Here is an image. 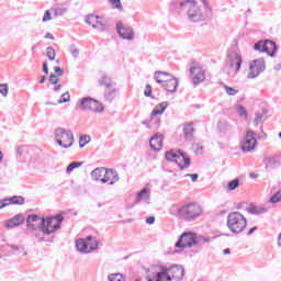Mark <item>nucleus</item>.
I'll list each match as a JSON object with an SVG mask.
<instances>
[{
  "label": "nucleus",
  "mask_w": 281,
  "mask_h": 281,
  "mask_svg": "<svg viewBox=\"0 0 281 281\" xmlns=\"http://www.w3.org/2000/svg\"><path fill=\"white\" fill-rule=\"evenodd\" d=\"M203 7L195 0H183L177 2V8L186 12L191 23H201L205 21L210 14H212V7L206 0H202Z\"/></svg>",
  "instance_id": "1"
},
{
  "label": "nucleus",
  "mask_w": 281,
  "mask_h": 281,
  "mask_svg": "<svg viewBox=\"0 0 281 281\" xmlns=\"http://www.w3.org/2000/svg\"><path fill=\"white\" fill-rule=\"evenodd\" d=\"M186 276V269L183 266H171L170 268H162L160 272L154 274H147L145 280L147 281H181Z\"/></svg>",
  "instance_id": "2"
},
{
  "label": "nucleus",
  "mask_w": 281,
  "mask_h": 281,
  "mask_svg": "<svg viewBox=\"0 0 281 281\" xmlns=\"http://www.w3.org/2000/svg\"><path fill=\"white\" fill-rule=\"evenodd\" d=\"M243 67V55L238 50H231L226 56L224 71L229 78H236Z\"/></svg>",
  "instance_id": "3"
},
{
  "label": "nucleus",
  "mask_w": 281,
  "mask_h": 281,
  "mask_svg": "<svg viewBox=\"0 0 281 281\" xmlns=\"http://www.w3.org/2000/svg\"><path fill=\"white\" fill-rule=\"evenodd\" d=\"M201 214H203V209L196 203L184 204L176 210L177 218L188 221L189 223L196 221Z\"/></svg>",
  "instance_id": "4"
},
{
  "label": "nucleus",
  "mask_w": 281,
  "mask_h": 281,
  "mask_svg": "<svg viewBox=\"0 0 281 281\" xmlns=\"http://www.w3.org/2000/svg\"><path fill=\"white\" fill-rule=\"evenodd\" d=\"M226 225L233 234H241V232H245V227H247V218L243 213L235 211L227 215Z\"/></svg>",
  "instance_id": "5"
},
{
  "label": "nucleus",
  "mask_w": 281,
  "mask_h": 281,
  "mask_svg": "<svg viewBox=\"0 0 281 281\" xmlns=\"http://www.w3.org/2000/svg\"><path fill=\"white\" fill-rule=\"evenodd\" d=\"M55 140L60 148H71V146H74V142H76L74 138V132L63 127L55 130Z\"/></svg>",
  "instance_id": "6"
},
{
  "label": "nucleus",
  "mask_w": 281,
  "mask_h": 281,
  "mask_svg": "<svg viewBox=\"0 0 281 281\" xmlns=\"http://www.w3.org/2000/svg\"><path fill=\"white\" fill-rule=\"evenodd\" d=\"M167 161H175L180 170H183L184 168H190V157L186 155V153L177 149H171L166 153L165 155Z\"/></svg>",
  "instance_id": "7"
},
{
  "label": "nucleus",
  "mask_w": 281,
  "mask_h": 281,
  "mask_svg": "<svg viewBox=\"0 0 281 281\" xmlns=\"http://www.w3.org/2000/svg\"><path fill=\"white\" fill-rule=\"evenodd\" d=\"M79 106L82 109V111H91V113H103L104 111L102 103L91 97L80 99Z\"/></svg>",
  "instance_id": "8"
},
{
  "label": "nucleus",
  "mask_w": 281,
  "mask_h": 281,
  "mask_svg": "<svg viewBox=\"0 0 281 281\" xmlns=\"http://www.w3.org/2000/svg\"><path fill=\"white\" fill-rule=\"evenodd\" d=\"M65 217H63V215L48 217L46 221L44 220V224H42L43 234L49 236L50 234H54L56 229H60V223H63Z\"/></svg>",
  "instance_id": "9"
},
{
  "label": "nucleus",
  "mask_w": 281,
  "mask_h": 281,
  "mask_svg": "<svg viewBox=\"0 0 281 281\" xmlns=\"http://www.w3.org/2000/svg\"><path fill=\"white\" fill-rule=\"evenodd\" d=\"M195 238H196V234H194L193 232H184L179 237L175 247H177L178 249H186V248L192 249V247H194Z\"/></svg>",
  "instance_id": "10"
},
{
  "label": "nucleus",
  "mask_w": 281,
  "mask_h": 281,
  "mask_svg": "<svg viewBox=\"0 0 281 281\" xmlns=\"http://www.w3.org/2000/svg\"><path fill=\"white\" fill-rule=\"evenodd\" d=\"M265 69H266L265 59L260 58V59L252 60L249 64V71H248L247 78L249 79L258 78L259 75L262 74V71H265Z\"/></svg>",
  "instance_id": "11"
},
{
  "label": "nucleus",
  "mask_w": 281,
  "mask_h": 281,
  "mask_svg": "<svg viewBox=\"0 0 281 281\" xmlns=\"http://www.w3.org/2000/svg\"><path fill=\"white\" fill-rule=\"evenodd\" d=\"M256 137L254 136V131H248L241 142V150L243 153H251V150L256 149Z\"/></svg>",
  "instance_id": "12"
},
{
  "label": "nucleus",
  "mask_w": 281,
  "mask_h": 281,
  "mask_svg": "<svg viewBox=\"0 0 281 281\" xmlns=\"http://www.w3.org/2000/svg\"><path fill=\"white\" fill-rule=\"evenodd\" d=\"M116 32L121 38H124V41H134L135 40V31L131 26H126L122 24V22H119L116 24Z\"/></svg>",
  "instance_id": "13"
},
{
  "label": "nucleus",
  "mask_w": 281,
  "mask_h": 281,
  "mask_svg": "<svg viewBox=\"0 0 281 281\" xmlns=\"http://www.w3.org/2000/svg\"><path fill=\"white\" fill-rule=\"evenodd\" d=\"M190 74L194 86L201 85V82L205 81V69H203V67L193 66L190 68Z\"/></svg>",
  "instance_id": "14"
},
{
  "label": "nucleus",
  "mask_w": 281,
  "mask_h": 281,
  "mask_svg": "<svg viewBox=\"0 0 281 281\" xmlns=\"http://www.w3.org/2000/svg\"><path fill=\"white\" fill-rule=\"evenodd\" d=\"M100 181L101 183H109V186H115V183L120 181V175L115 169H105L104 177L100 179Z\"/></svg>",
  "instance_id": "15"
},
{
  "label": "nucleus",
  "mask_w": 281,
  "mask_h": 281,
  "mask_svg": "<svg viewBox=\"0 0 281 281\" xmlns=\"http://www.w3.org/2000/svg\"><path fill=\"white\" fill-rule=\"evenodd\" d=\"M43 225H45L44 217L33 214V215H29L26 218L27 229L34 231V229H37V227H41V229H42Z\"/></svg>",
  "instance_id": "16"
},
{
  "label": "nucleus",
  "mask_w": 281,
  "mask_h": 281,
  "mask_svg": "<svg viewBox=\"0 0 281 281\" xmlns=\"http://www.w3.org/2000/svg\"><path fill=\"white\" fill-rule=\"evenodd\" d=\"M262 161L265 170H277L281 166V160L278 156H265Z\"/></svg>",
  "instance_id": "17"
},
{
  "label": "nucleus",
  "mask_w": 281,
  "mask_h": 281,
  "mask_svg": "<svg viewBox=\"0 0 281 281\" xmlns=\"http://www.w3.org/2000/svg\"><path fill=\"white\" fill-rule=\"evenodd\" d=\"M166 109H168V102H161L158 105H156V108L151 111L150 114V124H153V122H155V124H157V122H159V119H156V115H164V111H166Z\"/></svg>",
  "instance_id": "18"
},
{
  "label": "nucleus",
  "mask_w": 281,
  "mask_h": 281,
  "mask_svg": "<svg viewBox=\"0 0 281 281\" xmlns=\"http://www.w3.org/2000/svg\"><path fill=\"white\" fill-rule=\"evenodd\" d=\"M30 153H32V149L27 146H20L16 148V159L20 161H30Z\"/></svg>",
  "instance_id": "19"
},
{
  "label": "nucleus",
  "mask_w": 281,
  "mask_h": 281,
  "mask_svg": "<svg viewBox=\"0 0 281 281\" xmlns=\"http://www.w3.org/2000/svg\"><path fill=\"white\" fill-rule=\"evenodd\" d=\"M169 78L170 79L162 82V89H165V91H169L170 93H175V91H177V87H179V80L172 77Z\"/></svg>",
  "instance_id": "20"
},
{
  "label": "nucleus",
  "mask_w": 281,
  "mask_h": 281,
  "mask_svg": "<svg viewBox=\"0 0 281 281\" xmlns=\"http://www.w3.org/2000/svg\"><path fill=\"white\" fill-rule=\"evenodd\" d=\"M149 146L151 150L156 151L164 148V136L155 134L149 140Z\"/></svg>",
  "instance_id": "21"
},
{
  "label": "nucleus",
  "mask_w": 281,
  "mask_h": 281,
  "mask_svg": "<svg viewBox=\"0 0 281 281\" xmlns=\"http://www.w3.org/2000/svg\"><path fill=\"white\" fill-rule=\"evenodd\" d=\"M76 249L79 254H91V248L89 247V241L87 238H79L76 240Z\"/></svg>",
  "instance_id": "22"
},
{
  "label": "nucleus",
  "mask_w": 281,
  "mask_h": 281,
  "mask_svg": "<svg viewBox=\"0 0 281 281\" xmlns=\"http://www.w3.org/2000/svg\"><path fill=\"white\" fill-rule=\"evenodd\" d=\"M119 93H120V89H117L116 86L105 88V91H104L105 102H109V104H111V102H113L115 100V97Z\"/></svg>",
  "instance_id": "23"
},
{
  "label": "nucleus",
  "mask_w": 281,
  "mask_h": 281,
  "mask_svg": "<svg viewBox=\"0 0 281 281\" xmlns=\"http://www.w3.org/2000/svg\"><path fill=\"white\" fill-rule=\"evenodd\" d=\"M98 82L99 87H104L105 89L117 87V83L109 75H102Z\"/></svg>",
  "instance_id": "24"
},
{
  "label": "nucleus",
  "mask_w": 281,
  "mask_h": 281,
  "mask_svg": "<svg viewBox=\"0 0 281 281\" xmlns=\"http://www.w3.org/2000/svg\"><path fill=\"white\" fill-rule=\"evenodd\" d=\"M23 223H25V217L22 214H18L7 222L5 227L12 229L13 227H19V225H23Z\"/></svg>",
  "instance_id": "25"
},
{
  "label": "nucleus",
  "mask_w": 281,
  "mask_h": 281,
  "mask_svg": "<svg viewBox=\"0 0 281 281\" xmlns=\"http://www.w3.org/2000/svg\"><path fill=\"white\" fill-rule=\"evenodd\" d=\"M142 201L144 203H146L147 205L150 203V192H148L147 188H144L143 190H140L137 195H136V201L135 203H142Z\"/></svg>",
  "instance_id": "26"
},
{
  "label": "nucleus",
  "mask_w": 281,
  "mask_h": 281,
  "mask_svg": "<svg viewBox=\"0 0 281 281\" xmlns=\"http://www.w3.org/2000/svg\"><path fill=\"white\" fill-rule=\"evenodd\" d=\"M263 52L273 58V56H276V52H278V46L273 41L266 40V48H263Z\"/></svg>",
  "instance_id": "27"
},
{
  "label": "nucleus",
  "mask_w": 281,
  "mask_h": 281,
  "mask_svg": "<svg viewBox=\"0 0 281 281\" xmlns=\"http://www.w3.org/2000/svg\"><path fill=\"white\" fill-rule=\"evenodd\" d=\"M246 211L248 212V214L260 215V214H267L268 209L265 206L250 205L246 207Z\"/></svg>",
  "instance_id": "28"
},
{
  "label": "nucleus",
  "mask_w": 281,
  "mask_h": 281,
  "mask_svg": "<svg viewBox=\"0 0 281 281\" xmlns=\"http://www.w3.org/2000/svg\"><path fill=\"white\" fill-rule=\"evenodd\" d=\"M168 78H172V75L166 71H156L154 74V80H156L158 85H164L165 80H167Z\"/></svg>",
  "instance_id": "29"
},
{
  "label": "nucleus",
  "mask_w": 281,
  "mask_h": 281,
  "mask_svg": "<svg viewBox=\"0 0 281 281\" xmlns=\"http://www.w3.org/2000/svg\"><path fill=\"white\" fill-rule=\"evenodd\" d=\"M184 138L188 142H192V138L194 137V127L192 126V123L187 124L183 127Z\"/></svg>",
  "instance_id": "30"
},
{
  "label": "nucleus",
  "mask_w": 281,
  "mask_h": 281,
  "mask_svg": "<svg viewBox=\"0 0 281 281\" xmlns=\"http://www.w3.org/2000/svg\"><path fill=\"white\" fill-rule=\"evenodd\" d=\"M106 168L101 167V168H95L94 170L91 171V178L93 181H100V178L102 175H105Z\"/></svg>",
  "instance_id": "31"
},
{
  "label": "nucleus",
  "mask_w": 281,
  "mask_h": 281,
  "mask_svg": "<svg viewBox=\"0 0 281 281\" xmlns=\"http://www.w3.org/2000/svg\"><path fill=\"white\" fill-rule=\"evenodd\" d=\"M86 241H88V246L90 247V251H95V249H98V238L89 235L86 237Z\"/></svg>",
  "instance_id": "32"
},
{
  "label": "nucleus",
  "mask_w": 281,
  "mask_h": 281,
  "mask_svg": "<svg viewBox=\"0 0 281 281\" xmlns=\"http://www.w3.org/2000/svg\"><path fill=\"white\" fill-rule=\"evenodd\" d=\"M9 205H23L25 203V198L21 195H14L8 199Z\"/></svg>",
  "instance_id": "33"
},
{
  "label": "nucleus",
  "mask_w": 281,
  "mask_h": 281,
  "mask_svg": "<svg viewBox=\"0 0 281 281\" xmlns=\"http://www.w3.org/2000/svg\"><path fill=\"white\" fill-rule=\"evenodd\" d=\"M210 243V237L195 235L194 247H203V245Z\"/></svg>",
  "instance_id": "34"
},
{
  "label": "nucleus",
  "mask_w": 281,
  "mask_h": 281,
  "mask_svg": "<svg viewBox=\"0 0 281 281\" xmlns=\"http://www.w3.org/2000/svg\"><path fill=\"white\" fill-rule=\"evenodd\" d=\"M108 1L114 10H119V12H122L124 10V7H122L121 0H108Z\"/></svg>",
  "instance_id": "35"
},
{
  "label": "nucleus",
  "mask_w": 281,
  "mask_h": 281,
  "mask_svg": "<svg viewBox=\"0 0 281 281\" xmlns=\"http://www.w3.org/2000/svg\"><path fill=\"white\" fill-rule=\"evenodd\" d=\"M80 166H82V162H78V161H72L70 165H68V167L66 168V172H74V170H76V168H80Z\"/></svg>",
  "instance_id": "36"
},
{
  "label": "nucleus",
  "mask_w": 281,
  "mask_h": 281,
  "mask_svg": "<svg viewBox=\"0 0 281 281\" xmlns=\"http://www.w3.org/2000/svg\"><path fill=\"white\" fill-rule=\"evenodd\" d=\"M46 56H47L48 60H54L56 58V50H54V47L48 46L46 48Z\"/></svg>",
  "instance_id": "37"
},
{
  "label": "nucleus",
  "mask_w": 281,
  "mask_h": 281,
  "mask_svg": "<svg viewBox=\"0 0 281 281\" xmlns=\"http://www.w3.org/2000/svg\"><path fill=\"white\" fill-rule=\"evenodd\" d=\"M109 281H124V276L122 273H112L108 277Z\"/></svg>",
  "instance_id": "38"
},
{
  "label": "nucleus",
  "mask_w": 281,
  "mask_h": 281,
  "mask_svg": "<svg viewBox=\"0 0 281 281\" xmlns=\"http://www.w3.org/2000/svg\"><path fill=\"white\" fill-rule=\"evenodd\" d=\"M69 100H71V95L69 94V92H65L58 100V104H65L66 102H69Z\"/></svg>",
  "instance_id": "39"
},
{
  "label": "nucleus",
  "mask_w": 281,
  "mask_h": 281,
  "mask_svg": "<svg viewBox=\"0 0 281 281\" xmlns=\"http://www.w3.org/2000/svg\"><path fill=\"white\" fill-rule=\"evenodd\" d=\"M266 47H267L266 46V41L265 42L259 41L258 43H256L254 45V49H256V52H265Z\"/></svg>",
  "instance_id": "40"
},
{
  "label": "nucleus",
  "mask_w": 281,
  "mask_h": 281,
  "mask_svg": "<svg viewBox=\"0 0 281 281\" xmlns=\"http://www.w3.org/2000/svg\"><path fill=\"white\" fill-rule=\"evenodd\" d=\"M98 19H100L99 15H93V14H90L86 18V23L88 25H92L93 23H95L98 21Z\"/></svg>",
  "instance_id": "41"
},
{
  "label": "nucleus",
  "mask_w": 281,
  "mask_h": 281,
  "mask_svg": "<svg viewBox=\"0 0 281 281\" xmlns=\"http://www.w3.org/2000/svg\"><path fill=\"white\" fill-rule=\"evenodd\" d=\"M238 186H240V180L234 179L228 182L227 188H228V190H236V188H238Z\"/></svg>",
  "instance_id": "42"
},
{
  "label": "nucleus",
  "mask_w": 281,
  "mask_h": 281,
  "mask_svg": "<svg viewBox=\"0 0 281 281\" xmlns=\"http://www.w3.org/2000/svg\"><path fill=\"white\" fill-rule=\"evenodd\" d=\"M281 202V190H279L277 193H274L270 198V203H280Z\"/></svg>",
  "instance_id": "43"
},
{
  "label": "nucleus",
  "mask_w": 281,
  "mask_h": 281,
  "mask_svg": "<svg viewBox=\"0 0 281 281\" xmlns=\"http://www.w3.org/2000/svg\"><path fill=\"white\" fill-rule=\"evenodd\" d=\"M262 117H265L263 113L257 112L255 116L254 124L255 126H258V124H262Z\"/></svg>",
  "instance_id": "44"
},
{
  "label": "nucleus",
  "mask_w": 281,
  "mask_h": 281,
  "mask_svg": "<svg viewBox=\"0 0 281 281\" xmlns=\"http://www.w3.org/2000/svg\"><path fill=\"white\" fill-rule=\"evenodd\" d=\"M224 89H225L227 95H236V93H238V90H236L229 86H224Z\"/></svg>",
  "instance_id": "45"
},
{
  "label": "nucleus",
  "mask_w": 281,
  "mask_h": 281,
  "mask_svg": "<svg viewBox=\"0 0 281 281\" xmlns=\"http://www.w3.org/2000/svg\"><path fill=\"white\" fill-rule=\"evenodd\" d=\"M89 144V136H81L79 139V146L80 148H85Z\"/></svg>",
  "instance_id": "46"
},
{
  "label": "nucleus",
  "mask_w": 281,
  "mask_h": 281,
  "mask_svg": "<svg viewBox=\"0 0 281 281\" xmlns=\"http://www.w3.org/2000/svg\"><path fill=\"white\" fill-rule=\"evenodd\" d=\"M0 93L3 95V98L8 97V85L0 83Z\"/></svg>",
  "instance_id": "47"
},
{
  "label": "nucleus",
  "mask_w": 281,
  "mask_h": 281,
  "mask_svg": "<svg viewBox=\"0 0 281 281\" xmlns=\"http://www.w3.org/2000/svg\"><path fill=\"white\" fill-rule=\"evenodd\" d=\"M151 94H153V87L150 85H147L144 91V95H146V98H150Z\"/></svg>",
  "instance_id": "48"
},
{
  "label": "nucleus",
  "mask_w": 281,
  "mask_h": 281,
  "mask_svg": "<svg viewBox=\"0 0 281 281\" xmlns=\"http://www.w3.org/2000/svg\"><path fill=\"white\" fill-rule=\"evenodd\" d=\"M237 112L240 115V117H247V110L245 109V106H239L237 109Z\"/></svg>",
  "instance_id": "49"
},
{
  "label": "nucleus",
  "mask_w": 281,
  "mask_h": 281,
  "mask_svg": "<svg viewBox=\"0 0 281 281\" xmlns=\"http://www.w3.org/2000/svg\"><path fill=\"white\" fill-rule=\"evenodd\" d=\"M70 54L74 58H78V56H80V49L74 47L70 49Z\"/></svg>",
  "instance_id": "50"
},
{
  "label": "nucleus",
  "mask_w": 281,
  "mask_h": 281,
  "mask_svg": "<svg viewBox=\"0 0 281 281\" xmlns=\"http://www.w3.org/2000/svg\"><path fill=\"white\" fill-rule=\"evenodd\" d=\"M7 247H9V249H11L12 254H16L19 251V246H16L14 244H8Z\"/></svg>",
  "instance_id": "51"
},
{
  "label": "nucleus",
  "mask_w": 281,
  "mask_h": 281,
  "mask_svg": "<svg viewBox=\"0 0 281 281\" xmlns=\"http://www.w3.org/2000/svg\"><path fill=\"white\" fill-rule=\"evenodd\" d=\"M8 205H10L8 199L0 200V210H3V207H8Z\"/></svg>",
  "instance_id": "52"
},
{
  "label": "nucleus",
  "mask_w": 281,
  "mask_h": 281,
  "mask_svg": "<svg viewBox=\"0 0 281 281\" xmlns=\"http://www.w3.org/2000/svg\"><path fill=\"white\" fill-rule=\"evenodd\" d=\"M42 21H43L44 23H46V21H52V13H49V11H46V12L44 13V16H43Z\"/></svg>",
  "instance_id": "53"
},
{
  "label": "nucleus",
  "mask_w": 281,
  "mask_h": 281,
  "mask_svg": "<svg viewBox=\"0 0 281 281\" xmlns=\"http://www.w3.org/2000/svg\"><path fill=\"white\" fill-rule=\"evenodd\" d=\"M49 82H50V85H58V79L56 78V75L50 74Z\"/></svg>",
  "instance_id": "54"
},
{
  "label": "nucleus",
  "mask_w": 281,
  "mask_h": 281,
  "mask_svg": "<svg viewBox=\"0 0 281 281\" xmlns=\"http://www.w3.org/2000/svg\"><path fill=\"white\" fill-rule=\"evenodd\" d=\"M54 71H55L56 76H64V74H65V70H63V68H60V67H55Z\"/></svg>",
  "instance_id": "55"
},
{
  "label": "nucleus",
  "mask_w": 281,
  "mask_h": 281,
  "mask_svg": "<svg viewBox=\"0 0 281 281\" xmlns=\"http://www.w3.org/2000/svg\"><path fill=\"white\" fill-rule=\"evenodd\" d=\"M186 177H190L191 181H196V179H199V175L198 173H187Z\"/></svg>",
  "instance_id": "56"
},
{
  "label": "nucleus",
  "mask_w": 281,
  "mask_h": 281,
  "mask_svg": "<svg viewBox=\"0 0 281 281\" xmlns=\"http://www.w3.org/2000/svg\"><path fill=\"white\" fill-rule=\"evenodd\" d=\"M147 225H153L155 223V216H149L146 218Z\"/></svg>",
  "instance_id": "57"
},
{
  "label": "nucleus",
  "mask_w": 281,
  "mask_h": 281,
  "mask_svg": "<svg viewBox=\"0 0 281 281\" xmlns=\"http://www.w3.org/2000/svg\"><path fill=\"white\" fill-rule=\"evenodd\" d=\"M43 71L44 74H49V68L47 67V63H43Z\"/></svg>",
  "instance_id": "58"
},
{
  "label": "nucleus",
  "mask_w": 281,
  "mask_h": 281,
  "mask_svg": "<svg viewBox=\"0 0 281 281\" xmlns=\"http://www.w3.org/2000/svg\"><path fill=\"white\" fill-rule=\"evenodd\" d=\"M256 229H258V227H252V228H250L249 231H248V236H251L255 232H256Z\"/></svg>",
  "instance_id": "59"
},
{
  "label": "nucleus",
  "mask_w": 281,
  "mask_h": 281,
  "mask_svg": "<svg viewBox=\"0 0 281 281\" xmlns=\"http://www.w3.org/2000/svg\"><path fill=\"white\" fill-rule=\"evenodd\" d=\"M45 38H49L50 41H54V35H52V33H46Z\"/></svg>",
  "instance_id": "60"
},
{
  "label": "nucleus",
  "mask_w": 281,
  "mask_h": 281,
  "mask_svg": "<svg viewBox=\"0 0 281 281\" xmlns=\"http://www.w3.org/2000/svg\"><path fill=\"white\" fill-rule=\"evenodd\" d=\"M95 23H98L101 26V32H104V23L100 22V21H95Z\"/></svg>",
  "instance_id": "61"
},
{
  "label": "nucleus",
  "mask_w": 281,
  "mask_h": 281,
  "mask_svg": "<svg viewBox=\"0 0 281 281\" xmlns=\"http://www.w3.org/2000/svg\"><path fill=\"white\" fill-rule=\"evenodd\" d=\"M142 124H144L148 128H153V125L150 123L146 122V121H143Z\"/></svg>",
  "instance_id": "62"
},
{
  "label": "nucleus",
  "mask_w": 281,
  "mask_h": 281,
  "mask_svg": "<svg viewBox=\"0 0 281 281\" xmlns=\"http://www.w3.org/2000/svg\"><path fill=\"white\" fill-rule=\"evenodd\" d=\"M60 89H63L61 85H57L54 87V91H60Z\"/></svg>",
  "instance_id": "63"
},
{
  "label": "nucleus",
  "mask_w": 281,
  "mask_h": 281,
  "mask_svg": "<svg viewBox=\"0 0 281 281\" xmlns=\"http://www.w3.org/2000/svg\"><path fill=\"white\" fill-rule=\"evenodd\" d=\"M232 252V250H229V248H225L224 250H223V254L226 256L227 254H231Z\"/></svg>",
  "instance_id": "64"
}]
</instances>
